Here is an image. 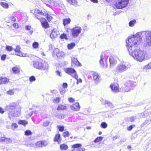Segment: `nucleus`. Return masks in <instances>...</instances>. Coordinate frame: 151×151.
<instances>
[{
  "instance_id": "nucleus-1",
  "label": "nucleus",
  "mask_w": 151,
  "mask_h": 151,
  "mask_svg": "<svg viewBox=\"0 0 151 151\" xmlns=\"http://www.w3.org/2000/svg\"><path fill=\"white\" fill-rule=\"evenodd\" d=\"M132 37H129L128 39L126 40V46L127 47L129 54L131 55L134 59L142 62L145 59V54L143 51L139 49H135L133 50L132 49L134 48L133 46H134V47H135L139 44H137V43L135 44L134 43L135 42H137V40L134 41H130L129 40L132 38Z\"/></svg>"
},
{
  "instance_id": "nucleus-2",
  "label": "nucleus",
  "mask_w": 151,
  "mask_h": 151,
  "mask_svg": "<svg viewBox=\"0 0 151 151\" xmlns=\"http://www.w3.org/2000/svg\"><path fill=\"white\" fill-rule=\"evenodd\" d=\"M142 37L145 38L146 43L149 46H151V32L142 31L138 32L132 37L129 40L130 41L137 40L134 43L140 44Z\"/></svg>"
},
{
  "instance_id": "nucleus-3",
  "label": "nucleus",
  "mask_w": 151,
  "mask_h": 151,
  "mask_svg": "<svg viewBox=\"0 0 151 151\" xmlns=\"http://www.w3.org/2000/svg\"><path fill=\"white\" fill-rule=\"evenodd\" d=\"M131 67V64L128 62H123L117 65L115 71L118 73H121L125 72Z\"/></svg>"
},
{
  "instance_id": "nucleus-4",
  "label": "nucleus",
  "mask_w": 151,
  "mask_h": 151,
  "mask_svg": "<svg viewBox=\"0 0 151 151\" xmlns=\"http://www.w3.org/2000/svg\"><path fill=\"white\" fill-rule=\"evenodd\" d=\"M33 65L35 68L39 70H47L48 68L47 63L43 60L34 62Z\"/></svg>"
},
{
  "instance_id": "nucleus-5",
  "label": "nucleus",
  "mask_w": 151,
  "mask_h": 151,
  "mask_svg": "<svg viewBox=\"0 0 151 151\" xmlns=\"http://www.w3.org/2000/svg\"><path fill=\"white\" fill-rule=\"evenodd\" d=\"M135 86V85L133 81H128L126 82L124 86L120 88L119 91L124 92L129 91Z\"/></svg>"
},
{
  "instance_id": "nucleus-6",
  "label": "nucleus",
  "mask_w": 151,
  "mask_h": 151,
  "mask_svg": "<svg viewBox=\"0 0 151 151\" xmlns=\"http://www.w3.org/2000/svg\"><path fill=\"white\" fill-rule=\"evenodd\" d=\"M15 105H10L7 106L6 107V109L8 111L9 115L17 117L19 115L20 112L19 111H17L15 112Z\"/></svg>"
},
{
  "instance_id": "nucleus-7",
  "label": "nucleus",
  "mask_w": 151,
  "mask_h": 151,
  "mask_svg": "<svg viewBox=\"0 0 151 151\" xmlns=\"http://www.w3.org/2000/svg\"><path fill=\"white\" fill-rule=\"evenodd\" d=\"M129 3V0H118L114 6L118 9L126 7Z\"/></svg>"
},
{
  "instance_id": "nucleus-8",
  "label": "nucleus",
  "mask_w": 151,
  "mask_h": 151,
  "mask_svg": "<svg viewBox=\"0 0 151 151\" xmlns=\"http://www.w3.org/2000/svg\"><path fill=\"white\" fill-rule=\"evenodd\" d=\"M82 29L80 27H76L71 29L72 36L73 37H77L81 32Z\"/></svg>"
},
{
  "instance_id": "nucleus-9",
  "label": "nucleus",
  "mask_w": 151,
  "mask_h": 151,
  "mask_svg": "<svg viewBox=\"0 0 151 151\" xmlns=\"http://www.w3.org/2000/svg\"><path fill=\"white\" fill-rule=\"evenodd\" d=\"M66 73L69 74L70 75L76 79L78 78V76L76 70L72 68H68L65 69Z\"/></svg>"
},
{
  "instance_id": "nucleus-10",
  "label": "nucleus",
  "mask_w": 151,
  "mask_h": 151,
  "mask_svg": "<svg viewBox=\"0 0 151 151\" xmlns=\"http://www.w3.org/2000/svg\"><path fill=\"white\" fill-rule=\"evenodd\" d=\"M12 139L6 137L4 135L0 137V143H2L4 144L10 143L12 142Z\"/></svg>"
},
{
  "instance_id": "nucleus-11",
  "label": "nucleus",
  "mask_w": 151,
  "mask_h": 151,
  "mask_svg": "<svg viewBox=\"0 0 151 151\" xmlns=\"http://www.w3.org/2000/svg\"><path fill=\"white\" fill-rule=\"evenodd\" d=\"M81 145L80 144H76L73 145L72 147L74 148L72 150V151H84L85 149L83 148H81Z\"/></svg>"
},
{
  "instance_id": "nucleus-12",
  "label": "nucleus",
  "mask_w": 151,
  "mask_h": 151,
  "mask_svg": "<svg viewBox=\"0 0 151 151\" xmlns=\"http://www.w3.org/2000/svg\"><path fill=\"white\" fill-rule=\"evenodd\" d=\"M53 54L54 55H56L57 57L60 58L63 57L65 55V53L62 51H59V50L58 48L55 49L53 50Z\"/></svg>"
},
{
  "instance_id": "nucleus-13",
  "label": "nucleus",
  "mask_w": 151,
  "mask_h": 151,
  "mask_svg": "<svg viewBox=\"0 0 151 151\" xmlns=\"http://www.w3.org/2000/svg\"><path fill=\"white\" fill-rule=\"evenodd\" d=\"M48 144V142L46 141H39L35 143V145L37 147H45Z\"/></svg>"
},
{
  "instance_id": "nucleus-14",
  "label": "nucleus",
  "mask_w": 151,
  "mask_h": 151,
  "mask_svg": "<svg viewBox=\"0 0 151 151\" xmlns=\"http://www.w3.org/2000/svg\"><path fill=\"white\" fill-rule=\"evenodd\" d=\"M112 91L114 93H117L119 91V85L116 83L111 84L110 86Z\"/></svg>"
},
{
  "instance_id": "nucleus-15",
  "label": "nucleus",
  "mask_w": 151,
  "mask_h": 151,
  "mask_svg": "<svg viewBox=\"0 0 151 151\" xmlns=\"http://www.w3.org/2000/svg\"><path fill=\"white\" fill-rule=\"evenodd\" d=\"M109 61L110 63V67L112 68L116 64L117 61L115 60L113 57L110 56L109 57Z\"/></svg>"
},
{
  "instance_id": "nucleus-16",
  "label": "nucleus",
  "mask_w": 151,
  "mask_h": 151,
  "mask_svg": "<svg viewBox=\"0 0 151 151\" xmlns=\"http://www.w3.org/2000/svg\"><path fill=\"white\" fill-rule=\"evenodd\" d=\"M93 76L94 81L95 83H98L100 81V76L97 73H93Z\"/></svg>"
},
{
  "instance_id": "nucleus-17",
  "label": "nucleus",
  "mask_w": 151,
  "mask_h": 151,
  "mask_svg": "<svg viewBox=\"0 0 151 151\" xmlns=\"http://www.w3.org/2000/svg\"><path fill=\"white\" fill-rule=\"evenodd\" d=\"M70 108L72 110L74 111H78L80 109L79 104L78 103H76L70 106Z\"/></svg>"
},
{
  "instance_id": "nucleus-18",
  "label": "nucleus",
  "mask_w": 151,
  "mask_h": 151,
  "mask_svg": "<svg viewBox=\"0 0 151 151\" xmlns=\"http://www.w3.org/2000/svg\"><path fill=\"white\" fill-rule=\"evenodd\" d=\"M40 20L43 27L46 28L49 27V25L48 23L44 18H41Z\"/></svg>"
},
{
  "instance_id": "nucleus-19",
  "label": "nucleus",
  "mask_w": 151,
  "mask_h": 151,
  "mask_svg": "<svg viewBox=\"0 0 151 151\" xmlns=\"http://www.w3.org/2000/svg\"><path fill=\"white\" fill-rule=\"evenodd\" d=\"M59 32H57L56 29H53L50 35V37L51 38H55L58 35Z\"/></svg>"
},
{
  "instance_id": "nucleus-20",
  "label": "nucleus",
  "mask_w": 151,
  "mask_h": 151,
  "mask_svg": "<svg viewBox=\"0 0 151 151\" xmlns=\"http://www.w3.org/2000/svg\"><path fill=\"white\" fill-rule=\"evenodd\" d=\"M37 13L38 15L35 14V17L39 20H40L41 18H42L40 16H43L44 15V13L42 12L39 9H37Z\"/></svg>"
},
{
  "instance_id": "nucleus-21",
  "label": "nucleus",
  "mask_w": 151,
  "mask_h": 151,
  "mask_svg": "<svg viewBox=\"0 0 151 151\" xmlns=\"http://www.w3.org/2000/svg\"><path fill=\"white\" fill-rule=\"evenodd\" d=\"M104 53H102L100 57L101 59L99 61V63L100 65H101V66L103 68L104 67Z\"/></svg>"
},
{
  "instance_id": "nucleus-22",
  "label": "nucleus",
  "mask_w": 151,
  "mask_h": 151,
  "mask_svg": "<svg viewBox=\"0 0 151 151\" xmlns=\"http://www.w3.org/2000/svg\"><path fill=\"white\" fill-rule=\"evenodd\" d=\"M9 81V79L6 78L1 77L0 78V84H6Z\"/></svg>"
},
{
  "instance_id": "nucleus-23",
  "label": "nucleus",
  "mask_w": 151,
  "mask_h": 151,
  "mask_svg": "<svg viewBox=\"0 0 151 151\" xmlns=\"http://www.w3.org/2000/svg\"><path fill=\"white\" fill-rule=\"evenodd\" d=\"M72 62L78 66H80L81 64L76 58H73L71 59Z\"/></svg>"
},
{
  "instance_id": "nucleus-24",
  "label": "nucleus",
  "mask_w": 151,
  "mask_h": 151,
  "mask_svg": "<svg viewBox=\"0 0 151 151\" xmlns=\"http://www.w3.org/2000/svg\"><path fill=\"white\" fill-rule=\"evenodd\" d=\"M50 4L51 5H53L55 6H59L60 2L59 1H50Z\"/></svg>"
},
{
  "instance_id": "nucleus-25",
  "label": "nucleus",
  "mask_w": 151,
  "mask_h": 151,
  "mask_svg": "<svg viewBox=\"0 0 151 151\" xmlns=\"http://www.w3.org/2000/svg\"><path fill=\"white\" fill-rule=\"evenodd\" d=\"M61 139L60 138V135L58 134H56L54 138V140L55 142L57 141L59 142L61 141Z\"/></svg>"
},
{
  "instance_id": "nucleus-26",
  "label": "nucleus",
  "mask_w": 151,
  "mask_h": 151,
  "mask_svg": "<svg viewBox=\"0 0 151 151\" xmlns=\"http://www.w3.org/2000/svg\"><path fill=\"white\" fill-rule=\"evenodd\" d=\"M71 5H76L77 4V2L76 0H67Z\"/></svg>"
},
{
  "instance_id": "nucleus-27",
  "label": "nucleus",
  "mask_w": 151,
  "mask_h": 151,
  "mask_svg": "<svg viewBox=\"0 0 151 151\" xmlns=\"http://www.w3.org/2000/svg\"><path fill=\"white\" fill-rule=\"evenodd\" d=\"M145 58L147 60L150 59L151 58V52L149 51H147L146 52L145 54Z\"/></svg>"
},
{
  "instance_id": "nucleus-28",
  "label": "nucleus",
  "mask_w": 151,
  "mask_h": 151,
  "mask_svg": "<svg viewBox=\"0 0 151 151\" xmlns=\"http://www.w3.org/2000/svg\"><path fill=\"white\" fill-rule=\"evenodd\" d=\"M70 22V18H66L63 20V24L64 25L68 24Z\"/></svg>"
},
{
  "instance_id": "nucleus-29",
  "label": "nucleus",
  "mask_w": 151,
  "mask_h": 151,
  "mask_svg": "<svg viewBox=\"0 0 151 151\" xmlns=\"http://www.w3.org/2000/svg\"><path fill=\"white\" fill-rule=\"evenodd\" d=\"M20 69L17 67H14L12 68L13 71L15 73H19L20 72Z\"/></svg>"
},
{
  "instance_id": "nucleus-30",
  "label": "nucleus",
  "mask_w": 151,
  "mask_h": 151,
  "mask_svg": "<svg viewBox=\"0 0 151 151\" xmlns=\"http://www.w3.org/2000/svg\"><path fill=\"white\" fill-rule=\"evenodd\" d=\"M60 148L61 150H66L68 148V146L67 145L65 144H62L60 145Z\"/></svg>"
},
{
  "instance_id": "nucleus-31",
  "label": "nucleus",
  "mask_w": 151,
  "mask_h": 151,
  "mask_svg": "<svg viewBox=\"0 0 151 151\" xmlns=\"http://www.w3.org/2000/svg\"><path fill=\"white\" fill-rule=\"evenodd\" d=\"M18 124L25 126L27 124V122L25 120H20L18 122Z\"/></svg>"
},
{
  "instance_id": "nucleus-32",
  "label": "nucleus",
  "mask_w": 151,
  "mask_h": 151,
  "mask_svg": "<svg viewBox=\"0 0 151 151\" xmlns=\"http://www.w3.org/2000/svg\"><path fill=\"white\" fill-rule=\"evenodd\" d=\"M136 23V20L134 19L129 22V26L132 27L134 26L135 24Z\"/></svg>"
},
{
  "instance_id": "nucleus-33",
  "label": "nucleus",
  "mask_w": 151,
  "mask_h": 151,
  "mask_svg": "<svg viewBox=\"0 0 151 151\" xmlns=\"http://www.w3.org/2000/svg\"><path fill=\"white\" fill-rule=\"evenodd\" d=\"M66 107L65 106L62 105H59L57 109L58 110H63L66 109Z\"/></svg>"
},
{
  "instance_id": "nucleus-34",
  "label": "nucleus",
  "mask_w": 151,
  "mask_h": 151,
  "mask_svg": "<svg viewBox=\"0 0 151 151\" xmlns=\"http://www.w3.org/2000/svg\"><path fill=\"white\" fill-rule=\"evenodd\" d=\"M105 102V104L106 106H107L111 108H112L113 107V106L112 104L109 101H106Z\"/></svg>"
},
{
  "instance_id": "nucleus-35",
  "label": "nucleus",
  "mask_w": 151,
  "mask_h": 151,
  "mask_svg": "<svg viewBox=\"0 0 151 151\" xmlns=\"http://www.w3.org/2000/svg\"><path fill=\"white\" fill-rule=\"evenodd\" d=\"M0 4L3 7L5 8H8L9 7V5L3 2H1L0 3Z\"/></svg>"
},
{
  "instance_id": "nucleus-36",
  "label": "nucleus",
  "mask_w": 151,
  "mask_h": 151,
  "mask_svg": "<svg viewBox=\"0 0 151 151\" xmlns=\"http://www.w3.org/2000/svg\"><path fill=\"white\" fill-rule=\"evenodd\" d=\"M75 44L74 43H71L70 44H68V47L69 49H72L75 46Z\"/></svg>"
},
{
  "instance_id": "nucleus-37",
  "label": "nucleus",
  "mask_w": 151,
  "mask_h": 151,
  "mask_svg": "<svg viewBox=\"0 0 151 151\" xmlns=\"http://www.w3.org/2000/svg\"><path fill=\"white\" fill-rule=\"evenodd\" d=\"M102 139L103 137H98L94 140V142H99L101 141L102 140Z\"/></svg>"
},
{
  "instance_id": "nucleus-38",
  "label": "nucleus",
  "mask_w": 151,
  "mask_h": 151,
  "mask_svg": "<svg viewBox=\"0 0 151 151\" xmlns=\"http://www.w3.org/2000/svg\"><path fill=\"white\" fill-rule=\"evenodd\" d=\"M31 27L30 26L27 25L26 26L25 29L26 30H30V31L29 32V33L31 35L32 34V33L33 32L32 30H31Z\"/></svg>"
},
{
  "instance_id": "nucleus-39",
  "label": "nucleus",
  "mask_w": 151,
  "mask_h": 151,
  "mask_svg": "<svg viewBox=\"0 0 151 151\" xmlns=\"http://www.w3.org/2000/svg\"><path fill=\"white\" fill-rule=\"evenodd\" d=\"M6 50L9 51H11L13 50V48L11 46H6Z\"/></svg>"
},
{
  "instance_id": "nucleus-40",
  "label": "nucleus",
  "mask_w": 151,
  "mask_h": 151,
  "mask_svg": "<svg viewBox=\"0 0 151 151\" xmlns=\"http://www.w3.org/2000/svg\"><path fill=\"white\" fill-rule=\"evenodd\" d=\"M39 46L38 43L37 42H35L32 44V46L34 48H38Z\"/></svg>"
},
{
  "instance_id": "nucleus-41",
  "label": "nucleus",
  "mask_w": 151,
  "mask_h": 151,
  "mask_svg": "<svg viewBox=\"0 0 151 151\" xmlns=\"http://www.w3.org/2000/svg\"><path fill=\"white\" fill-rule=\"evenodd\" d=\"M25 134L27 136L31 135L32 133L29 130H26L24 132Z\"/></svg>"
},
{
  "instance_id": "nucleus-42",
  "label": "nucleus",
  "mask_w": 151,
  "mask_h": 151,
  "mask_svg": "<svg viewBox=\"0 0 151 151\" xmlns=\"http://www.w3.org/2000/svg\"><path fill=\"white\" fill-rule=\"evenodd\" d=\"M101 125L102 127L103 128H106L107 127V124L105 122H102L101 124Z\"/></svg>"
},
{
  "instance_id": "nucleus-43",
  "label": "nucleus",
  "mask_w": 151,
  "mask_h": 151,
  "mask_svg": "<svg viewBox=\"0 0 151 151\" xmlns=\"http://www.w3.org/2000/svg\"><path fill=\"white\" fill-rule=\"evenodd\" d=\"M60 37L61 39H65L66 40L67 39V35L64 33L61 35L60 36Z\"/></svg>"
},
{
  "instance_id": "nucleus-44",
  "label": "nucleus",
  "mask_w": 151,
  "mask_h": 151,
  "mask_svg": "<svg viewBox=\"0 0 151 151\" xmlns=\"http://www.w3.org/2000/svg\"><path fill=\"white\" fill-rule=\"evenodd\" d=\"M12 129L14 130L18 127V126L16 123H13L12 125Z\"/></svg>"
},
{
  "instance_id": "nucleus-45",
  "label": "nucleus",
  "mask_w": 151,
  "mask_h": 151,
  "mask_svg": "<svg viewBox=\"0 0 151 151\" xmlns=\"http://www.w3.org/2000/svg\"><path fill=\"white\" fill-rule=\"evenodd\" d=\"M35 80L36 78L34 76H31L29 78V81L30 82L35 81Z\"/></svg>"
},
{
  "instance_id": "nucleus-46",
  "label": "nucleus",
  "mask_w": 151,
  "mask_h": 151,
  "mask_svg": "<svg viewBox=\"0 0 151 151\" xmlns=\"http://www.w3.org/2000/svg\"><path fill=\"white\" fill-rule=\"evenodd\" d=\"M146 69H149L151 68V62L149 63L147 65H146L145 67Z\"/></svg>"
},
{
  "instance_id": "nucleus-47",
  "label": "nucleus",
  "mask_w": 151,
  "mask_h": 151,
  "mask_svg": "<svg viewBox=\"0 0 151 151\" xmlns=\"http://www.w3.org/2000/svg\"><path fill=\"white\" fill-rule=\"evenodd\" d=\"M69 134L68 132L66 131L63 133V135L65 137H68L69 136Z\"/></svg>"
},
{
  "instance_id": "nucleus-48",
  "label": "nucleus",
  "mask_w": 151,
  "mask_h": 151,
  "mask_svg": "<svg viewBox=\"0 0 151 151\" xmlns=\"http://www.w3.org/2000/svg\"><path fill=\"white\" fill-rule=\"evenodd\" d=\"M47 20L49 22L50 21H51V20L52 19V17L50 16V15L49 14H47Z\"/></svg>"
},
{
  "instance_id": "nucleus-49",
  "label": "nucleus",
  "mask_w": 151,
  "mask_h": 151,
  "mask_svg": "<svg viewBox=\"0 0 151 151\" xmlns=\"http://www.w3.org/2000/svg\"><path fill=\"white\" fill-rule=\"evenodd\" d=\"M50 1H52L51 0H46L44 2L46 4L47 6H49L50 4H51L50 3Z\"/></svg>"
},
{
  "instance_id": "nucleus-50",
  "label": "nucleus",
  "mask_w": 151,
  "mask_h": 151,
  "mask_svg": "<svg viewBox=\"0 0 151 151\" xmlns=\"http://www.w3.org/2000/svg\"><path fill=\"white\" fill-rule=\"evenodd\" d=\"M58 129H59V131L61 132H62L64 129V127L63 126H58Z\"/></svg>"
},
{
  "instance_id": "nucleus-51",
  "label": "nucleus",
  "mask_w": 151,
  "mask_h": 151,
  "mask_svg": "<svg viewBox=\"0 0 151 151\" xmlns=\"http://www.w3.org/2000/svg\"><path fill=\"white\" fill-rule=\"evenodd\" d=\"M60 100V98L59 97L56 98L54 99V102L55 103H59Z\"/></svg>"
},
{
  "instance_id": "nucleus-52",
  "label": "nucleus",
  "mask_w": 151,
  "mask_h": 151,
  "mask_svg": "<svg viewBox=\"0 0 151 151\" xmlns=\"http://www.w3.org/2000/svg\"><path fill=\"white\" fill-rule=\"evenodd\" d=\"M20 47L19 46L17 45L16 46V48L14 50L15 52H19L20 51Z\"/></svg>"
},
{
  "instance_id": "nucleus-53",
  "label": "nucleus",
  "mask_w": 151,
  "mask_h": 151,
  "mask_svg": "<svg viewBox=\"0 0 151 151\" xmlns=\"http://www.w3.org/2000/svg\"><path fill=\"white\" fill-rule=\"evenodd\" d=\"M49 122L48 121H46L43 123V126L45 127L47 126L49 124Z\"/></svg>"
},
{
  "instance_id": "nucleus-54",
  "label": "nucleus",
  "mask_w": 151,
  "mask_h": 151,
  "mask_svg": "<svg viewBox=\"0 0 151 151\" xmlns=\"http://www.w3.org/2000/svg\"><path fill=\"white\" fill-rule=\"evenodd\" d=\"M15 55H16L19 56H23V55L22 53L20 51L19 52H17V53H16Z\"/></svg>"
},
{
  "instance_id": "nucleus-55",
  "label": "nucleus",
  "mask_w": 151,
  "mask_h": 151,
  "mask_svg": "<svg viewBox=\"0 0 151 151\" xmlns=\"http://www.w3.org/2000/svg\"><path fill=\"white\" fill-rule=\"evenodd\" d=\"M9 18L12 21L15 22L16 20V18L13 16H11Z\"/></svg>"
},
{
  "instance_id": "nucleus-56",
  "label": "nucleus",
  "mask_w": 151,
  "mask_h": 151,
  "mask_svg": "<svg viewBox=\"0 0 151 151\" xmlns=\"http://www.w3.org/2000/svg\"><path fill=\"white\" fill-rule=\"evenodd\" d=\"M7 93L10 95H12L14 94V92L12 90H9V91L7 92Z\"/></svg>"
},
{
  "instance_id": "nucleus-57",
  "label": "nucleus",
  "mask_w": 151,
  "mask_h": 151,
  "mask_svg": "<svg viewBox=\"0 0 151 151\" xmlns=\"http://www.w3.org/2000/svg\"><path fill=\"white\" fill-rule=\"evenodd\" d=\"M56 74L60 77L62 76L61 73L59 70H57L55 72Z\"/></svg>"
},
{
  "instance_id": "nucleus-58",
  "label": "nucleus",
  "mask_w": 151,
  "mask_h": 151,
  "mask_svg": "<svg viewBox=\"0 0 151 151\" xmlns=\"http://www.w3.org/2000/svg\"><path fill=\"white\" fill-rule=\"evenodd\" d=\"M6 55H2L1 57V60H4L6 58Z\"/></svg>"
},
{
  "instance_id": "nucleus-59",
  "label": "nucleus",
  "mask_w": 151,
  "mask_h": 151,
  "mask_svg": "<svg viewBox=\"0 0 151 151\" xmlns=\"http://www.w3.org/2000/svg\"><path fill=\"white\" fill-rule=\"evenodd\" d=\"M77 80V81L76 82V83L77 84H78V83H81L82 82V80L81 78H79L78 79V78L77 79H76Z\"/></svg>"
},
{
  "instance_id": "nucleus-60",
  "label": "nucleus",
  "mask_w": 151,
  "mask_h": 151,
  "mask_svg": "<svg viewBox=\"0 0 151 151\" xmlns=\"http://www.w3.org/2000/svg\"><path fill=\"white\" fill-rule=\"evenodd\" d=\"M63 87L64 88H66L68 87V85L66 83H65L63 84Z\"/></svg>"
},
{
  "instance_id": "nucleus-61",
  "label": "nucleus",
  "mask_w": 151,
  "mask_h": 151,
  "mask_svg": "<svg viewBox=\"0 0 151 151\" xmlns=\"http://www.w3.org/2000/svg\"><path fill=\"white\" fill-rule=\"evenodd\" d=\"M135 119L134 117H131L129 118V120L131 122L133 121Z\"/></svg>"
},
{
  "instance_id": "nucleus-62",
  "label": "nucleus",
  "mask_w": 151,
  "mask_h": 151,
  "mask_svg": "<svg viewBox=\"0 0 151 151\" xmlns=\"http://www.w3.org/2000/svg\"><path fill=\"white\" fill-rule=\"evenodd\" d=\"M69 101L70 102H73L74 101V99L72 98H70L68 99Z\"/></svg>"
},
{
  "instance_id": "nucleus-63",
  "label": "nucleus",
  "mask_w": 151,
  "mask_h": 151,
  "mask_svg": "<svg viewBox=\"0 0 151 151\" xmlns=\"http://www.w3.org/2000/svg\"><path fill=\"white\" fill-rule=\"evenodd\" d=\"M4 110L1 108H0V112L1 114H3L4 112Z\"/></svg>"
},
{
  "instance_id": "nucleus-64",
  "label": "nucleus",
  "mask_w": 151,
  "mask_h": 151,
  "mask_svg": "<svg viewBox=\"0 0 151 151\" xmlns=\"http://www.w3.org/2000/svg\"><path fill=\"white\" fill-rule=\"evenodd\" d=\"M133 127L132 126H129V127H127V129L129 131L131 130L132 129Z\"/></svg>"
}]
</instances>
